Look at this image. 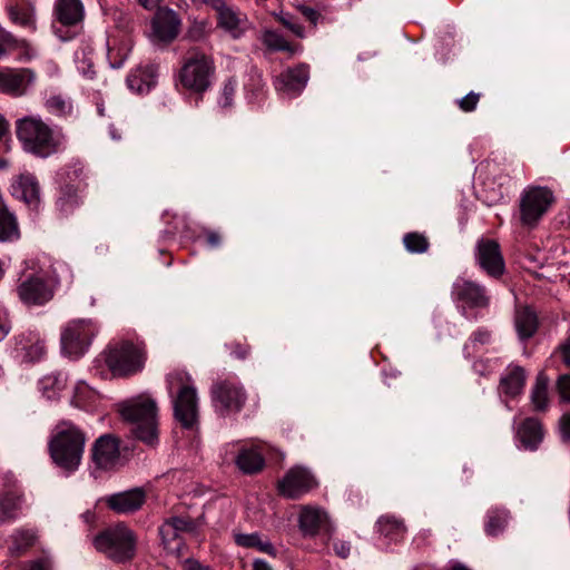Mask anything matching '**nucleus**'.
Segmentation results:
<instances>
[{"mask_svg":"<svg viewBox=\"0 0 570 570\" xmlns=\"http://www.w3.org/2000/svg\"><path fill=\"white\" fill-rule=\"evenodd\" d=\"M16 134L23 150L38 158H48L57 154L63 144V135L39 116L18 119Z\"/></svg>","mask_w":570,"mask_h":570,"instance_id":"1","label":"nucleus"},{"mask_svg":"<svg viewBox=\"0 0 570 570\" xmlns=\"http://www.w3.org/2000/svg\"><path fill=\"white\" fill-rule=\"evenodd\" d=\"M85 444V432L72 422L62 420L55 426L48 448L56 465L67 472H73L80 465Z\"/></svg>","mask_w":570,"mask_h":570,"instance_id":"2","label":"nucleus"},{"mask_svg":"<svg viewBox=\"0 0 570 570\" xmlns=\"http://www.w3.org/2000/svg\"><path fill=\"white\" fill-rule=\"evenodd\" d=\"M122 419L130 423L134 436L148 445L158 441L156 402L146 395H139L120 404Z\"/></svg>","mask_w":570,"mask_h":570,"instance_id":"3","label":"nucleus"},{"mask_svg":"<svg viewBox=\"0 0 570 570\" xmlns=\"http://www.w3.org/2000/svg\"><path fill=\"white\" fill-rule=\"evenodd\" d=\"M51 281L30 275L17 286V295L26 306H41L53 298L56 286L60 282H70L72 273L63 262H55L50 267Z\"/></svg>","mask_w":570,"mask_h":570,"instance_id":"4","label":"nucleus"},{"mask_svg":"<svg viewBox=\"0 0 570 570\" xmlns=\"http://www.w3.org/2000/svg\"><path fill=\"white\" fill-rule=\"evenodd\" d=\"M168 391L173 396L174 416L185 429L198 424V397L190 377L184 372H174L167 376Z\"/></svg>","mask_w":570,"mask_h":570,"instance_id":"5","label":"nucleus"},{"mask_svg":"<svg viewBox=\"0 0 570 570\" xmlns=\"http://www.w3.org/2000/svg\"><path fill=\"white\" fill-rule=\"evenodd\" d=\"M94 544L98 551L105 553L109 559L116 562H126L135 556L136 537L128 527L119 523L98 534Z\"/></svg>","mask_w":570,"mask_h":570,"instance_id":"6","label":"nucleus"},{"mask_svg":"<svg viewBox=\"0 0 570 570\" xmlns=\"http://www.w3.org/2000/svg\"><path fill=\"white\" fill-rule=\"evenodd\" d=\"M214 73L213 58L199 49H191L179 71V81L188 90L204 92L209 88Z\"/></svg>","mask_w":570,"mask_h":570,"instance_id":"7","label":"nucleus"},{"mask_svg":"<svg viewBox=\"0 0 570 570\" xmlns=\"http://www.w3.org/2000/svg\"><path fill=\"white\" fill-rule=\"evenodd\" d=\"M105 362L115 376L134 375L144 367V346L128 341L120 342L108 348Z\"/></svg>","mask_w":570,"mask_h":570,"instance_id":"8","label":"nucleus"},{"mask_svg":"<svg viewBox=\"0 0 570 570\" xmlns=\"http://www.w3.org/2000/svg\"><path fill=\"white\" fill-rule=\"evenodd\" d=\"M213 406L220 415L238 413L244 407L247 394L235 379H218L210 387Z\"/></svg>","mask_w":570,"mask_h":570,"instance_id":"9","label":"nucleus"},{"mask_svg":"<svg viewBox=\"0 0 570 570\" xmlns=\"http://www.w3.org/2000/svg\"><path fill=\"white\" fill-rule=\"evenodd\" d=\"M96 333L91 320L80 318L68 322L61 330L60 341L63 353L71 357H80L88 350Z\"/></svg>","mask_w":570,"mask_h":570,"instance_id":"10","label":"nucleus"},{"mask_svg":"<svg viewBox=\"0 0 570 570\" xmlns=\"http://www.w3.org/2000/svg\"><path fill=\"white\" fill-rule=\"evenodd\" d=\"M553 203V195L547 187H529L521 194L520 220L533 228Z\"/></svg>","mask_w":570,"mask_h":570,"instance_id":"11","label":"nucleus"},{"mask_svg":"<svg viewBox=\"0 0 570 570\" xmlns=\"http://www.w3.org/2000/svg\"><path fill=\"white\" fill-rule=\"evenodd\" d=\"M87 183L83 177V167L79 164L70 166L65 173V183L60 187L56 202L57 209L62 215L73 213L81 204L80 193L85 190Z\"/></svg>","mask_w":570,"mask_h":570,"instance_id":"12","label":"nucleus"},{"mask_svg":"<svg viewBox=\"0 0 570 570\" xmlns=\"http://www.w3.org/2000/svg\"><path fill=\"white\" fill-rule=\"evenodd\" d=\"M318 487V481L311 470L296 465L291 468L278 481V492L287 499L296 500Z\"/></svg>","mask_w":570,"mask_h":570,"instance_id":"13","label":"nucleus"},{"mask_svg":"<svg viewBox=\"0 0 570 570\" xmlns=\"http://www.w3.org/2000/svg\"><path fill=\"white\" fill-rule=\"evenodd\" d=\"M452 298L471 308H484L489 305L485 288L469 279L458 278L452 285Z\"/></svg>","mask_w":570,"mask_h":570,"instance_id":"14","label":"nucleus"},{"mask_svg":"<svg viewBox=\"0 0 570 570\" xmlns=\"http://www.w3.org/2000/svg\"><path fill=\"white\" fill-rule=\"evenodd\" d=\"M476 261L480 267L492 277H500L504 272L500 245L493 239H481L478 243Z\"/></svg>","mask_w":570,"mask_h":570,"instance_id":"15","label":"nucleus"},{"mask_svg":"<svg viewBox=\"0 0 570 570\" xmlns=\"http://www.w3.org/2000/svg\"><path fill=\"white\" fill-rule=\"evenodd\" d=\"M309 78L308 66L301 63L294 68H289L281 72L275 81V89L289 97H295L306 87Z\"/></svg>","mask_w":570,"mask_h":570,"instance_id":"16","label":"nucleus"},{"mask_svg":"<svg viewBox=\"0 0 570 570\" xmlns=\"http://www.w3.org/2000/svg\"><path fill=\"white\" fill-rule=\"evenodd\" d=\"M33 78L35 75L30 69H2L0 70V92L12 97L23 96Z\"/></svg>","mask_w":570,"mask_h":570,"instance_id":"17","label":"nucleus"},{"mask_svg":"<svg viewBox=\"0 0 570 570\" xmlns=\"http://www.w3.org/2000/svg\"><path fill=\"white\" fill-rule=\"evenodd\" d=\"M299 529L306 537H315L320 532H330L331 522L327 512L315 505H303L298 517Z\"/></svg>","mask_w":570,"mask_h":570,"instance_id":"18","label":"nucleus"},{"mask_svg":"<svg viewBox=\"0 0 570 570\" xmlns=\"http://www.w3.org/2000/svg\"><path fill=\"white\" fill-rule=\"evenodd\" d=\"M91 458L97 468H111L119 458L118 440L110 434L101 435L92 445Z\"/></svg>","mask_w":570,"mask_h":570,"instance_id":"19","label":"nucleus"},{"mask_svg":"<svg viewBox=\"0 0 570 570\" xmlns=\"http://www.w3.org/2000/svg\"><path fill=\"white\" fill-rule=\"evenodd\" d=\"M12 195L26 203L30 208L37 209L40 204V186L32 174H21L16 177L12 185Z\"/></svg>","mask_w":570,"mask_h":570,"instance_id":"20","label":"nucleus"},{"mask_svg":"<svg viewBox=\"0 0 570 570\" xmlns=\"http://www.w3.org/2000/svg\"><path fill=\"white\" fill-rule=\"evenodd\" d=\"M544 435L543 426L538 419L527 417L515 429V438L521 446L529 451L538 449Z\"/></svg>","mask_w":570,"mask_h":570,"instance_id":"21","label":"nucleus"},{"mask_svg":"<svg viewBox=\"0 0 570 570\" xmlns=\"http://www.w3.org/2000/svg\"><path fill=\"white\" fill-rule=\"evenodd\" d=\"M146 501L141 489L112 494L107 498V505L117 513H131L139 510Z\"/></svg>","mask_w":570,"mask_h":570,"instance_id":"22","label":"nucleus"},{"mask_svg":"<svg viewBox=\"0 0 570 570\" xmlns=\"http://www.w3.org/2000/svg\"><path fill=\"white\" fill-rule=\"evenodd\" d=\"M157 71L156 65L136 68L127 77L128 88L137 94L148 92L156 85Z\"/></svg>","mask_w":570,"mask_h":570,"instance_id":"23","label":"nucleus"},{"mask_svg":"<svg viewBox=\"0 0 570 570\" xmlns=\"http://www.w3.org/2000/svg\"><path fill=\"white\" fill-rule=\"evenodd\" d=\"M180 26L178 13L169 8H159L153 19L155 36H177Z\"/></svg>","mask_w":570,"mask_h":570,"instance_id":"24","label":"nucleus"},{"mask_svg":"<svg viewBox=\"0 0 570 570\" xmlns=\"http://www.w3.org/2000/svg\"><path fill=\"white\" fill-rule=\"evenodd\" d=\"M17 350L23 353L24 360L35 362L46 354V344L39 334L29 332L19 336Z\"/></svg>","mask_w":570,"mask_h":570,"instance_id":"25","label":"nucleus"},{"mask_svg":"<svg viewBox=\"0 0 570 570\" xmlns=\"http://www.w3.org/2000/svg\"><path fill=\"white\" fill-rule=\"evenodd\" d=\"M525 384V372L519 365L509 366L507 373L501 377L499 389L509 397H515L522 393Z\"/></svg>","mask_w":570,"mask_h":570,"instance_id":"26","label":"nucleus"},{"mask_svg":"<svg viewBox=\"0 0 570 570\" xmlns=\"http://www.w3.org/2000/svg\"><path fill=\"white\" fill-rule=\"evenodd\" d=\"M107 57L112 68H120L131 49V38H107Z\"/></svg>","mask_w":570,"mask_h":570,"instance_id":"27","label":"nucleus"},{"mask_svg":"<svg viewBox=\"0 0 570 570\" xmlns=\"http://www.w3.org/2000/svg\"><path fill=\"white\" fill-rule=\"evenodd\" d=\"M56 14L65 26H73L83 18V6L80 0H57Z\"/></svg>","mask_w":570,"mask_h":570,"instance_id":"28","label":"nucleus"},{"mask_svg":"<svg viewBox=\"0 0 570 570\" xmlns=\"http://www.w3.org/2000/svg\"><path fill=\"white\" fill-rule=\"evenodd\" d=\"M236 465L246 474H255L264 469L265 459L256 449H243L236 458Z\"/></svg>","mask_w":570,"mask_h":570,"instance_id":"29","label":"nucleus"},{"mask_svg":"<svg viewBox=\"0 0 570 570\" xmlns=\"http://www.w3.org/2000/svg\"><path fill=\"white\" fill-rule=\"evenodd\" d=\"M215 11L217 12L218 26H220L225 31H246L243 27L246 22L245 16L227 6L225 0L223 1L222 8L216 9Z\"/></svg>","mask_w":570,"mask_h":570,"instance_id":"30","label":"nucleus"},{"mask_svg":"<svg viewBox=\"0 0 570 570\" xmlns=\"http://www.w3.org/2000/svg\"><path fill=\"white\" fill-rule=\"evenodd\" d=\"M20 237L17 217L4 204H0V242H12Z\"/></svg>","mask_w":570,"mask_h":570,"instance_id":"31","label":"nucleus"},{"mask_svg":"<svg viewBox=\"0 0 570 570\" xmlns=\"http://www.w3.org/2000/svg\"><path fill=\"white\" fill-rule=\"evenodd\" d=\"M22 495L10 491L0 495V524L18 517L21 509Z\"/></svg>","mask_w":570,"mask_h":570,"instance_id":"32","label":"nucleus"},{"mask_svg":"<svg viewBox=\"0 0 570 570\" xmlns=\"http://www.w3.org/2000/svg\"><path fill=\"white\" fill-rule=\"evenodd\" d=\"M261 49L265 57H272L275 52H283L287 58H291L301 50V47L286 38H263Z\"/></svg>","mask_w":570,"mask_h":570,"instance_id":"33","label":"nucleus"},{"mask_svg":"<svg viewBox=\"0 0 570 570\" xmlns=\"http://www.w3.org/2000/svg\"><path fill=\"white\" fill-rule=\"evenodd\" d=\"M514 322L518 334L523 340L531 337L538 327L537 315L528 307L517 311Z\"/></svg>","mask_w":570,"mask_h":570,"instance_id":"34","label":"nucleus"},{"mask_svg":"<svg viewBox=\"0 0 570 570\" xmlns=\"http://www.w3.org/2000/svg\"><path fill=\"white\" fill-rule=\"evenodd\" d=\"M11 21L18 26L33 30L35 14L30 3H14L8 7Z\"/></svg>","mask_w":570,"mask_h":570,"instance_id":"35","label":"nucleus"},{"mask_svg":"<svg viewBox=\"0 0 570 570\" xmlns=\"http://www.w3.org/2000/svg\"><path fill=\"white\" fill-rule=\"evenodd\" d=\"M379 531L390 541H399L403 538L406 528L403 521L394 517H382L377 521Z\"/></svg>","mask_w":570,"mask_h":570,"instance_id":"36","label":"nucleus"},{"mask_svg":"<svg viewBox=\"0 0 570 570\" xmlns=\"http://www.w3.org/2000/svg\"><path fill=\"white\" fill-rule=\"evenodd\" d=\"M549 380L543 373H539L531 391V402L535 411H544L548 407Z\"/></svg>","mask_w":570,"mask_h":570,"instance_id":"37","label":"nucleus"},{"mask_svg":"<svg viewBox=\"0 0 570 570\" xmlns=\"http://www.w3.org/2000/svg\"><path fill=\"white\" fill-rule=\"evenodd\" d=\"M509 512L505 509H491L488 512L484 530L488 535L497 537L507 527Z\"/></svg>","mask_w":570,"mask_h":570,"instance_id":"38","label":"nucleus"},{"mask_svg":"<svg viewBox=\"0 0 570 570\" xmlns=\"http://www.w3.org/2000/svg\"><path fill=\"white\" fill-rule=\"evenodd\" d=\"M265 89V81L263 79V73L256 69L252 68L247 75V81L245 83V90L248 95V99L250 101L258 100L261 96H263Z\"/></svg>","mask_w":570,"mask_h":570,"instance_id":"39","label":"nucleus"},{"mask_svg":"<svg viewBox=\"0 0 570 570\" xmlns=\"http://www.w3.org/2000/svg\"><path fill=\"white\" fill-rule=\"evenodd\" d=\"M67 377L62 373H52L46 375L40 381L43 392L49 399L56 396V394L66 387Z\"/></svg>","mask_w":570,"mask_h":570,"instance_id":"40","label":"nucleus"},{"mask_svg":"<svg viewBox=\"0 0 570 570\" xmlns=\"http://www.w3.org/2000/svg\"><path fill=\"white\" fill-rule=\"evenodd\" d=\"M405 248L412 254H423L429 249L430 243L424 234L412 232L403 237Z\"/></svg>","mask_w":570,"mask_h":570,"instance_id":"41","label":"nucleus"},{"mask_svg":"<svg viewBox=\"0 0 570 570\" xmlns=\"http://www.w3.org/2000/svg\"><path fill=\"white\" fill-rule=\"evenodd\" d=\"M12 546L10 550L12 553L20 554L31 546H33L36 541V535L32 531L29 530H18L12 534Z\"/></svg>","mask_w":570,"mask_h":570,"instance_id":"42","label":"nucleus"},{"mask_svg":"<svg viewBox=\"0 0 570 570\" xmlns=\"http://www.w3.org/2000/svg\"><path fill=\"white\" fill-rule=\"evenodd\" d=\"M235 541L238 546L244 548H256L265 553H273L274 548L269 542H262L257 533L252 534H237Z\"/></svg>","mask_w":570,"mask_h":570,"instance_id":"43","label":"nucleus"},{"mask_svg":"<svg viewBox=\"0 0 570 570\" xmlns=\"http://www.w3.org/2000/svg\"><path fill=\"white\" fill-rule=\"evenodd\" d=\"M27 46L26 41L18 40L16 38H0V58L13 53L16 51H19L18 57H27L29 58L30 55L27 50H24V47Z\"/></svg>","mask_w":570,"mask_h":570,"instance_id":"44","label":"nucleus"},{"mask_svg":"<svg viewBox=\"0 0 570 570\" xmlns=\"http://www.w3.org/2000/svg\"><path fill=\"white\" fill-rule=\"evenodd\" d=\"M491 341V333L485 328H479L470 336L464 344V352L471 355L478 351L479 345H485Z\"/></svg>","mask_w":570,"mask_h":570,"instance_id":"45","label":"nucleus"},{"mask_svg":"<svg viewBox=\"0 0 570 570\" xmlns=\"http://www.w3.org/2000/svg\"><path fill=\"white\" fill-rule=\"evenodd\" d=\"M46 108L57 116H65L71 111V104L61 96H52L46 101Z\"/></svg>","mask_w":570,"mask_h":570,"instance_id":"46","label":"nucleus"},{"mask_svg":"<svg viewBox=\"0 0 570 570\" xmlns=\"http://www.w3.org/2000/svg\"><path fill=\"white\" fill-rule=\"evenodd\" d=\"M236 92V82L234 80H228L223 87L219 104L224 108H228L233 105L234 96Z\"/></svg>","mask_w":570,"mask_h":570,"instance_id":"47","label":"nucleus"},{"mask_svg":"<svg viewBox=\"0 0 570 570\" xmlns=\"http://www.w3.org/2000/svg\"><path fill=\"white\" fill-rule=\"evenodd\" d=\"M91 395V390L89 386L85 383H78L75 387V394H73V403L78 407H82L86 405L87 400Z\"/></svg>","mask_w":570,"mask_h":570,"instance_id":"48","label":"nucleus"},{"mask_svg":"<svg viewBox=\"0 0 570 570\" xmlns=\"http://www.w3.org/2000/svg\"><path fill=\"white\" fill-rule=\"evenodd\" d=\"M480 100V94L471 91L463 98L458 100L459 108L464 112H471L475 110Z\"/></svg>","mask_w":570,"mask_h":570,"instance_id":"49","label":"nucleus"},{"mask_svg":"<svg viewBox=\"0 0 570 570\" xmlns=\"http://www.w3.org/2000/svg\"><path fill=\"white\" fill-rule=\"evenodd\" d=\"M178 532H188L194 530V522L189 518L171 517L166 520Z\"/></svg>","mask_w":570,"mask_h":570,"instance_id":"50","label":"nucleus"},{"mask_svg":"<svg viewBox=\"0 0 570 570\" xmlns=\"http://www.w3.org/2000/svg\"><path fill=\"white\" fill-rule=\"evenodd\" d=\"M557 389L560 395V400L570 404V374H563L559 376L557 381Z\"/></svg>","mask_w":570,"mask_h":570,"instance_id":"51","label":"nucleus"},{"mask_svg":"<svg viewBox=\"0 0 570 570\" xmlns=\"http://www.w3.org/2000/svg\"><path fill=\"white\" fill-rule=\"evenodd\" d=\"M159 534L163 544L166 548H168L169 544L179 537V533L173 528V525H170V523H167L166 521L160 525Z\"/></svg>","mask_w":570,"mask_h":570,"instance_id":"52","label":"nucleus"},{"mask_svg":"<svg viewBox=\"0 0 570 570\" xmlns=\"http://www.w3.org/2000/svg\"><path fill=\"white\" fill-rule=\"evenodd\" d=\"M228 347L232 354L238 360H245L250 352V347L246 343L232 342Z\"/></svg>","mask_w":570,"mask_h":570,"instance_id":"53","label":"nucleus"},{"mask_svg":"<svg viewBox=\"0 0 570 570\" xmlns=\"http://www.w3.org/2000/svg\"><path fill=\"white\" fill-rule=\"evenodd\" d=\"M204 235L206 237V243L208 246H210L213 248L220 246L222 235L218 232L212 230V229H206L204 232Z\"/></svg>","mask_w":570,"mask_h":570,"instance_id":"54","label":"nucleus"},{"mask_svg":"<svg viewBox=\"0 0 570 570\" xmlns=\"http://www.w3.org/2000/svg\"><path fill=\"white\" fill-rule=\"evenodd\" d=\"M335 553L345 559L350 556L351 544L346 541H335L333 544Z\"/></svg>","mask_w":570,"mask_h":570,"instance_id":"55","label":"nucleus"},{"mask_svg":"<svg viewBox=\"0 0 570 570\" xmlns=\"http://www.w3.org/2000/svg\"><path fill=\"white\" fill-rule=\"evenodd\" d=\"M560 431L562 439L566 441H570V412L561 416Z\"/></svg>","mask_w":570,"mask_h":570,"instance_id":"56","label":"nucleus"},{"mask_svg":"<svg viewBox=\"0 0 570 570\" xmlns=\"http://www.w3.org/2000/svg\"><path fill=\"white\" fill-rule=\"evenodd\" d=\"M78 69L82 72L85 77L88 79H94L96 71L94 69V65L89 60L80 61Z\"/></svg>","mask_w":570,"mask_h":570,"instance_id":"57","label":"nucleus"},{"mask_svg":"<svg viewBox=\"0 0 570 570\" xmlns=\"http://www.w3.org/2000/svg\"><path fill=\"white\" fill-rule=\"evenodd\" d=\"M191 3L199 8L203 6L210 7L213 10L220 9L224 0H190Z\"/></svg>","mask_w":570,"mask_h":570,"instance_id":"58","label":"nucleus"},{"mask_svg":"<svg viewBox=\"0 0 570 570\" xmlns=\"http://www.w3.org/2000/svg\"><path fill=\"white\" fill-rule=\"evenodd\" d=\"M10 322L4 312L0 311V342L8 335Z\"/></svg>","mask_w":570,"mask_h":570,"instance_id":"59","label":"nucleus"},{"mask_svg":"<svg viewBox=\"0 0 570 570\" xmlns=\"http://www.w3.org/2000/svg\"><path fill=\"white\" fill-rule=\"evenodd\" d=\"M558 351L562 356L563 363L570 367V337L559 346Z\"/></svg>","mask_w":570,"mask_h":570,"instance_id":"60","label":"nucleus"},{"mask_svg":"<svg viewBox=\"0 0 570 570\" xmlns=\"http://www.w3.org/2000/svg\"><path fill=\"white\" fill-rule=\"evenodd\" d=\"M27 570H50V563L46 559H41L30 563Z\"/></svg>","mask_w":570,"mask_h":570,"instance_id":"61","label":"nucleus"},{"mask_svg":"<svg viewBox=\"0 0 570 570\" xmlns=\"http://www.w3.org/2000/svg\"><path fill=\"white\" fill-rule=\"evenodd\" d=\"M173 38H153V46L155 49L163 50L170 45Z\"/></svg>","mask_w":570,"mask_h":570,"instance_id":"62","label":"nucleus"},{"mask_svg":"<svg viewBox=\"0 0 570 570\" xmlns=\"http://www.w3.org/2000/svg\"><path fill=\"white\" fill-rule=\"evenodd\" d=\"M253 570H273V569L266 561L257 559L253 563Z\"/></svg>","mask_w":570,"mask_h":570,"instance_id":"63","label":"nucleus"},{"mask_svg":"<svg viewBox=\"0 0 570 570\" xmlns=\"http://www.w3.org/2000/svg\"><path fill=\"white\" fill-rule=\"evenodd\" d=\"M186 570H206L199 562L196 560H187L185 563Z\"/></svg>","mask_w":570,"mask_h":570,"instance_id":"64","label":"nucleus"}]
</instances>
